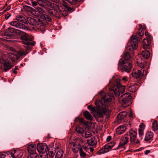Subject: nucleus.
I'll return each instance as SVG.
<instances>
[{
    "label": "nucleus",
    "mask_w": 158,
    "mask_h": 158,
    "mask_svg": "<svg viewBox=\"0 0 158 158\" xmlns=\"http://www.w3.org/2000/svg\"><path fill=\"white\" fill-rule=\"evenodd\" d=\"M8 56L13 61H16L19 57L17 55L11 53H8Z\"/></svg>",
    "instance_id": "nucleus-26"
},
{
    "label": "nucleus",
    "mask_w": 158,
    "mask_h": 158,
    "mask_svg": "<svg viewBox=\"0 0 158 158\" xmlns=\"http://www.w3.org/2000/svg\"><path fill=\"white\" fill-rule=\"evenodd\" d=\"M27 22L31 25L35 26L39 30L43 31L45 30L46 24L43 21L39 19H34L31 17L27 18Z\"/></svg>",
    "instance_id": "nucleus-2"
},
{
    "label": "nucleus",
    "mask_w": 158,
    "mask_h": 158,
    "mask_svg": "<svg viewBox=\"0 0 158 158\" xmlns=\"http://www.w3.org/2000/svg\"><path fill=\"white\" fill-rule=\"evenodd\" d=\"M11 16V15L10 14H7L5 16V18L6 19H7Z\"/></svg>",
    "instance_id": "nucleus-57"
},
{
    "label": "nucleus",
    "mask_w": 158,
    "mask_h": 158,
    "mask_svg": "<svg viewBox=\"0 0 158 158\" xmlns=\"http://www.w3.org/2000/svg\"><path fill=\"white\" fill-rule=\"evenodd\" d=\"M140 129H142L143 130L145 127V125L143 124H141L139 126Z\"/></svg>",
    "instance_id": "nucleus-58"
},
{
    "label": "nucleus",
    "mask_w": 158,
    "mask_h": 158,
    "mask_svg": "<svg viewBox=\"0 0 158 158\" xmlns=\"http://www.w3.org/2000/svg\"><path fill=\"white\" fill-rule=\"evenodd\" d=\"M8 153V152L6 153L5 154H1L0 155V158H5V157H7L8 156H9V157H10V154H7Z\"/></svg>",
    "instance_id": "nucleus-47"
},
{
    "label": "nucleus",
    "mask_w": 158,
    "mask_h": 158,
    "mask_svg": "<svg viewBox=\"0 0 158 158\" xmlns=\"http://www.w3.org/2000/svg\"><path fill=\"white\" fill-rule=\"evenodd\" d=\"M10 24L15 27L21 29H25L26 27L25 25L17 21H13L10 23Z\"/></svg>",
    "instance_id": "nucleus-13"
},
{
    "label": "nucleus",
    "mask_w": 158,
    "mask_h": 158,
    "mask_svg": "<svg viewBox=\"0 0 158 158\" xmlns=\"http://www.w3.org/2000/svg\"><path fill=\"white\" fill-rule=\"evenodd\" d=\"M18 53L20 56H22L23 55H26L27 54L26 51H24L22 49H20L18 52Z\"/></svg>",
    "instance_id": "nucleus-40"
},
{
    "label": "nucleus",
    "mask_w": 158,
    "mask_h": 158,
    "mask_svg": "<svg viewBox=\"0 0 158 158\" xmlns=\"http://www.w3.org/2000/svg\"><path fill=\"white\" fill-rule=\"evenodd\" d=\"M16 20L21 22L25 23L26 22V20L25 17L22 15H19L17 16L16 17Z\"/></svg>",
    "instance_id": "nucleus-29"
},
{
    "label": "nucleus",
    "mask_w": 158,
    "mask_h": 158,
    "mask_svg": "<svg viewBox=\"0 0 158 158\" xmlns=\"http://www.w3.org/2000/svg\"><path fill=\"white\" fill-rule=\"evenodd\" d=\"M59 10L60 11L59 12L60 15V17H61V15L64 17L67 16L68 13L66 10L64 9H62L61 10Z\"/></svg>",
    "instance_id": "nucleus-36"
},
{
    "label": "nucleus",
    "mask_w": 158,
    "mask_h": 158,
    "mask_svg": "<svg viewBox=\"0 0 158 158\" xmlns=\"http://www.w3.org/2000/svg\"><path fill=\"white\" fill-rule=\"evenodd\" d=\"M129 140L127 134H126L123 136L121 138L119 144L118 146V148H120L124 147V146L127 144Z\"/></svg>",
    "instance_id": "nucleus-7"
},
{
    "label": "nucleus",
    "mask_w": 158,
    "mask_h": 158,
    "mask_svg": "<svg viewBox=\"0 0 158 158\" xmlns=\"http://www.w3.org/2000/svg\"><path fill=\"white\" fill-rule=\"evenodd\" d=\"M131 98L130 94L128 93L122 95L119 98V100L122 101V106L126 107L129 106L131 103Z\"/></svg>",
    "instance_id": "nucleus-5"
},
{
    "label": "nucleus",
    "mask_w": 158,
    "mask_h": 158,
    "mask_svg": "<svg viewBox=\"0 0 158 158\" xmlns=\"http://www.w3.org/2000/svg\"><path fill=\"white\" fill-rule=\"evenodd\" d=\"M115 143L114 142H111L106 144L104 148L106 152H109L114 146Z\"/></svg>",
    "instance_id": "nucleus-20"
},
{
    "label": "nucleus",
    "mask_w": 158,
    "mask_h": 158,
    "mask_svg": "<svg viewBox=\"0 0 158 158\" xmlns=\"http://www.w3.org/2000/svg\"><path fill=\"white\" fill-rule=\"evenodd\" d=\"M85 137L86 138L90 137L92 135V134L89 132H86L85 133Z\"/></svg>",
    "instance_id": "nucleus-48"
},
{
    "label": "nucleus",
    "mask_w": 158,
    "mask_h": 158,
    "mask_svg": "<svg viewBox=\"0 0 158 158\" xmlns=\"http://www.w3.org/2000/svg\"><path fill=\"white\" fill-rule=\"evenodd\" d=\"M139 31L138 33V35L141 37L144 34V32L142 30H141Z\"/></svg>",
    "instance_id": "nucleus-54"
},
{
    "label": "nucleus",
    "mask_w": 158,
    "mask_h": 158,
    "mask_svg": "<svg viewBox=\"0 0 158 158\" xmlns=\"http://www.w3.org/2000/svg\"><path fill=\"white\" fill-rule=\"evenodd\" d=\"M88 108L90 110H91L94 112H96V110L94 107L92 106L91 105H90L88 106Z\"/></svg>",
    "instance_id": "nucleus-43"
},
{
    "label": "nucleus",
    "mask_w": 158,
    "mask_h": 158,
    "mask_svg": "<svg viewBox=\"0 0 158 158\" xmlns=\"http://www.w3.org/2000/svg\"><path fill=\"white\" fill-rule=\"evenodd\" d=\"M139 134L140 137L141 138L143 135V130L142 129H139Z\"/></svg>",
    "instance_id": "nucleus-46"
},
{
    "label": "nucleus",
    "mask_w": 158,
    "mask_h": 158,
    "mask_svg": "<svg viewBox=\"0 0 158 158\" xmlns=\"http://www.w3.org/2000/svg\"><path fill=\"white\" fill-rule=\"evenodd\" d=\"M31 3L33 6H36L38 4V0L37 1V2L32 1L31 2Z\"/></svg>",
    "instance_id": "nucleus-52"
},
{
    "label": "nucleus",
    "mask_w": 158,
    "mask_h": 158,
    "mask_svg": "<svg viewBox=\"0 0 158 158\" xmlns=\"http://www.w3.org/2000/svg\"><path fill=\"white\" fill-rule=\"evenodd\" d=\"M35 8V9L40 14L42 15L46 13L45 11L41 7L37 6Z\"/></svg>",
    "instance_id": "nucleus-35"
},
{
    "label": "nucleus",
    "mask_w": 158,
    "mask_h": 158,
    "mask_svg": "<svg viewBox=\"0 0 158 158\" xmlns=\"http://www.w3.org/2000/svg\"><path fill=\"white\" fill-rule=\"evenodd\" d=\"M79 122L81 123H84V120L82 119V118H79Z\"/></svg>",
    "instance_id": "nucleus-62"
},
{
    "label": "nucleus",
    "mask_w": 158,
    "mask_h": 158,
    "mask_svg": "<svg viewBox=\"0 0 158 158\" xmlns=\"http://www.w3.org/2000/svg\"><path fill=\"white\" fill-rule=\"evenodd\" d=\"M150 150H146L144 154L146 155H147L148 153H150Z\"/></svg>",
    "instance_id": "nucleus-59"
},
{
    "label": "nucleus",
    "mask_w": 158,
    "mask_h": 158,
    "mask_svg": "<svg viewBox=\"0 0 158 158\" xmlns=\"http://www.w3.org/2000/svg\"><path fill=\"white\" fill-rule=\"evenodd\" d=\"M125 89V86L121 85L120 79L118 78L115 79V84L110 89V90L113 91L116 96H118L120 95V93L122 94L124 92Z\"/></svg>",
    "instance_id": "nucleus-3"
},
{
    "label": "nucleus",
    "mask_w": 158,
    "mask_h": 158,
    "mask_svg": "<svg viewBox=\"0 0 158 158\" xmlns=\"http://www.w3.org/2000/svg\"><path fill=\"white\" fill-rule=\"evenodd\" d=\"M69 3L73 5H75L80 2V0H65Z\"/></svg>",
    "instance_id": "nucleus-39"
},
{
    "label": "nucleus",
    "mask_w": 158,
    "mask_h": 158,
    "mask_svg": "<svg viewBox=\"0 0 158 158\" xmlns=\"http://www.w3.org/2000/svg\"><path fill=\"white\" fill-rule=\"evenodd\" d=\"M111 137L110 136H108L106 138V141H109L111 140Z\"/></svg>",
    "instance_id": "nucleus-60"
},
{
    "label": "nucleus",
    "mask_w": 158,
    "mask_h": 158,
    "mask_svg": "<svg viewBox=\"0 0 158 158\" xmlns=\"http://www.w3.org/2000/svg\"><path fill=\"white\" fill-rule=\"evenodd\" d=\"M36 149L39 152L43 153L48 150V147L46 143H39L37 145Z\"/></svg>",
    "instance_id": "nucleus-10"
},
{
    "label": "nucleus",
    "mask_w": 158,
    "mask_h": 158,
    "mask_svg": "<svg viewBox=\"0 0 158 158\" xmlns=\"http://www.w3.org/2000/svg\"><path fill=\"white\" fill-rule=\"evenodd\" d=\"M36 146L35 144L29 145L28 146L27 148L28 152L29 154L36 153Z\"/></svg>",
    "instance_id": "nucleus-17"
},
{
    "label": "nucleus",
    "mask_w": 158,
    "mask_h": 158,
    "mask_svg": "<svg viewBox=\"0 0 158 158\" xmlns=\"http://www.w3.org/2000/svg\"><path fill=\"white\" fill-rule=\"evenodd\" d=\"M48 156L47 152L44 153L40 155L39 158H48Z\"/></svg>",
    "instance_id": "nucleus-44"
},
{
    "label": "nucleus",
    "mask_w": 158,
    "mask_h": 158,
    "mask_svg": "<svg viewBox=\"0 0 158 158\" xmlns=\"http://www.w3.org/2000/svg\"><path fill=\"white\" fill-rule=\"evenodd\" d=\"M120 65L121 66V69L127 73L130 72L132 67V64L126 60H122V62L119 64L118 66Z\"/></svg>",
    "instance_id": "nucleus-6"
},
{
    "label": "nucleus",
    "mask_w": 158,
    "mask_h": 158,
    "mask_svg": "<svg viewBox=\"0 0 158 158\" xmlns=\"http://www.w3.org/2000/svg\"><path fill=\"white\" fill-rule=\"evenodd\" d=\"M75 131L78 134H81L84 132V129L81 127H75Z\"/></svg>",
    "instance_id": "nucleus-38"
},
{
    "label": "nucleus",
    "mask_w": 158,
    "mask_h": 158,
    "mask_svg": "<svg viewBox=\"0 0 158 158\" xmlns=\"http://www.w3.org/2000/svg\"><path fill=\"white\" fill-rule=\"evenodd\" d=\"M59 11H60L59 9H50L48 10V12L50 15L60 18V15Z\"/></svg>",
    "instance_id": "nucleus-12"
},
{
    "label": "nucleus",
    "mask_w": 158,
    "mask_h": 158,
    "mask_svg": "<svg viewBox=\"0 0 158 158\" xmlns=\"http://www.w3.org/2000/svg\"><path fill=\"white\" fill-rule=\"evenodd\" d=\"M73 151L74 152L76 153L77 152L78 150L76 149L75 148H73Z\"/></svg>",
    "instance_id": "nucleus-64"
},
{
    "label": "nucleus",
    "mask_w": 158,
    "mask_h": 158,
    "mask_svg": "<svg viewBox=\"0 0 158 158\" xmlns=\"http://www.w3.org/2000/svg\"><path fill=\"white\" fill-rule=\"evenodd\" d=\"M152 129L154 131H156L158 130V122L156 120H155L152 123Z\"/></svg>",
    "instance_id": "nucleus-31"
},
{
    "label": "nucleus",
    "mask_w": 158,
    "mask_h": 158,
    "mask_svg": "<svg viewBox=\"0 0 158 158\" xmlns=\"http://www.w3.org/2000/svg\"><path fill=\"white\" fill-rule=\"evenodd\" d=\"M48 2L46 0H38V4L40 6L45 7L46 5L48 4Z\"/></svg>",
    "instance_id": "nucleus-28"
},
{
    "label": "nucleus",
    "mask_w": 158,
    "mask_h": 158,
    "mask_svg": "<svg viewBox=\"0 0 158 158\" xmlns=\"http://www.w3.org/2000/svg\"><path fill=\"white\" fill-rule=\"evenodd\" d=\"M41 17L42 19L47 22H51L52 21V18L51 16L45 14L41 15Z\"/></svg>",
    "instance_id": "nucleus-22"
},
{
    "label": "nucleus",
    "mask_w": 158,
    "mask_h": 158,
    "mask_svg": "<svg viewBox=\"0 0 158 158\" xmlns=\"http://www.w3.org/2000/svg\"><path fill=\"white\" fill-rule=\"evenodd\" d=\"M145 35L149 39V40H151L152 39L151 36L150 35L149 33L147 31L145 32Z\"/></svg>",
    "instance_id": "nucleus-49"
},
{
    "label": "nucleus",
    "mask_w": 158,
    "mask_h": 158,
    "mask_svg": "<svg viewBox=\"0 0 158 158\" xmlns=\"http://www.w3.org/2000/svg\"><path fill=\"white\" fill-rule=\"evenodd\" d=\"M136 62L137 66L142 69L144 68L146 64V62L145 60H143L141 58L137 59Z\"/></svg>",
    "instance_id": "nucleus-15"
},
{
    "label": "nucleus",
    "mask_w": 158,
    "mask_h": 158,
    "mask_svg": "<svg viewBox=\"0 0 158 158\" xmlns=\"http://www.w3.org/2000/svg\"><path fill=\"white\" fill-rule=\"evenodd\" d=\"M122 80L123 81L126 82L128 81V77L126 76H124L122 77Z\"/></svg>",
    "instance_id": "nucleus-55"
},
{
    "label": "nucleus",
    "mask_w": 158,
    "mask_h": 158,
    "mask_svg": "<svg viewBox=\"0 0 158 158\" xmlns=\"http://www.w3.org/2000/svg\"><path fill=\"white\" fill-rule=\"evenodd\" d=\"M153 132L150 131L148 132L145 135L144 140L146 141H148L151 139L153 137Z\"/></svg>",
    "instance_id": "nucleus-23"
},
{
    "label": "nucleus",
    "mask_w": 158,
    "mask_h": 158,
    "mask_svg": "<svg viewBox=\"0 0 158 158\" xmlns=\"http://www.w3.org/2000/svg\"><path fill=\"white\" fill-rule=\"evenodd\" d=\"M32 13L34 14V13L35 14L37 12V11L36 10L34 9H31Z\"/></svg>",
    "instance_id": "nucleus-63"
},
{
    "label": "nucleus",
    "mask_w": 158,
    "mask_h": 158,
    "mask_svg": "<svg viewBox=\"0 0 158 158\" xmlns=\"http://www.w3.org/2000/svg\"><path fill=\"white\" fill-rule=\"evenodd\" d=\"M13 65L8 61H5L4 63V70L5 72L11 69Z\"/></svg>",
    "instance_id": "nucleus-21"
},
{
    "label": "nucleus",
    "mask_w": 158,
    "mask_h": 158,
    "mask_svg": "<svg viewBox=\"0 0 158 158\" xmlns=\"http://www.w3.org/2000/svg\"><path fill=\"white\" fill-rule=\"evenodd\" d=\"M17 31L20 32V33L22 32L23 33L21 38L23 40L22 43L23 44H25L26 45L24 46L26 49H28L29 47L28 46H32L34 45L35 43V42H30L31 41L33 40V38L31 36L29 35L28 34L25 32H24L22 31H21L19 30H17Z\"/></svg>",
    "instance_id": "nucleus-4"
},
{
    "label": "nucleus",
    "mask_w": 158,
    "mask_h": 158,
    "mask_svg": "<svg viewBox=\"0 0 158 158\" xmlns=\"http://www.w3.org/2000/svg\"><path fill=\"white\" fill-rule=\"evenodd\" d=\"M107 152L105 149L104 148H102V149H100L98 151V153L99 154L104 153Z\"/></svg>",
    "instance_id": "nucleus-42"
},
{
    "label": "nucleus",
    "mask_w": 158,
    "mask_h": 158,
    "mask_svg": "<svg viewBox=\"0 0 158 158\" xmlns=\"http://www.w3.org/2000/svg\"><path fill=\"white\" fill-rule=\"evenodd\" d=\"M140 142L139 140L137 139L135 142V143H132V144H138Z\"/></svg>",
    "instance_id": "nucleus-61"
},
{
    "label": "nucleus",
    "mask_w": 158,
    "mask_h": 158,
    "mask_svg": "<svg viewBox=\"0 0 158 158\" xmlns=\"http://www.w3.org/2000/svg\"><path fill=\"white\" fill-rule=\"evenodd\" d=\"M15 30L12 27H9L7 30L4 32L5 38L7 39H10L15 35Z\"/></svg>",
    "instance_id": "nucleus-8"
},
{
    "label": "nucleus",
    "mask_w": 158,
    "mask_h": 158,
    "mask_svg": "<svg viewBox=\"0 0 158 158\" xmlns=\"http://www.w3.org/2000/svg\"><path fill=\"white\" fill-rule=\"evenodd\" d=\"M48 154L49 156L52 157L54 156V153L52 151H49Z\"/></svg>",
    "instance_id": "nucleus-53"
},
{
    "label": "nucleus",
    "mask_w": 158,
    "mask_h": 158,
    "mask_svg": "<svg viewBox=\"0 0 158 158\" xmlns=\"http://www.w3.org/2000/svg\"><path fill=\"white\" fill-rule=\"evenodd\" d=\"M123 56L124 59V60H126L127 61H128L131 58L130 54L127 52H124Z\"/></svg>",
    "instance_id": "nucleus-37"
},
{
    "label": "nucleus",
    "mask_w": 158,
    "mask_h": 158,
    "mask_svg": "<svg viewBox=\"0 0 158 158\" xmlns=\"http://www.w3.org/2000/svg\"><path fill=\"white\" fill-rule=\"evenodd\" d=\"M66 8L67 9L68 11H71L73 10V8L71 7H70L69 6L67 7Z\"/></svg>",
    "instance_id": "nucleus-56"
},
{
    "label": "nucleus",
    "mask_w": 158,
    "mask_h": 158,
    "mask_svg": "<svg viewBox=\"0 0 158 158\" xmlns=\"http://www.w3.org/2000/svg\"><path fill=\"white\" fill-rule=\"evenodd\" d=\"M136 48L134 47L131 44H129L126 48V52L129 54H132L133 53L134 50Z\"/></svg>",
    "instance_id": "nucleus-25"
},
{
    "label": "nucleus",
    "mask_w": 158,
    "mask_h": 158,
    "mask_svg": "<svg viewBox=\"0 0 158 158\" xmlns=\"http://www.w3.org/2000/svg\"><path fill=\"white\" fill-rule=\"evenodd\" d=\"M80 154L81 156L85 158L86 156V153L84 152L82 149H81L79 150Z\"/></svg>",
    "instance_id": "nucleus-45"
},
{
    "label": "nucleus",
    "mask_w": 158,
    "mask_h": 158,
    "mask_svg": "<svg viewBox=\"0 0 158 158\" xmlns=\"http://www.w3.org/2000/svg\"><path fill=\"white\" fill-rule=\"evenodd\" d=\"M87 142L89 144L93 146L96 145L97 143L96 141L94 138L88 139Z\"/></svg>",
    "instance_id": "nucleus-34"
},
{
    "label": "nucleus",
    "mask_w": 158,
    "mask_h": 158,
    "mask_svg": "<svg viewBox=\"0 0 158 158\" xmlns=\"http://www.w3.org/2000/svg\"><path fill=\"white\" fill-rule=\"evenodd\" d=\"M141 55L144 59H147L149 58L150 53L149 51L145 50L142 52L141 53Z\"/></svg>",
    "instance_id": "nucleus-30"
},
{
    "label": "nucleus",
    "mask_w": 158,
    "mask_h": 158,
    "mask_svg": "<svg viewBox=\"0 0 158 158\" xmlns=\"http://www.w3.org/2000/svg\"><path fill=\"white\" fill-rule=\"evenodd\" d=\"M60 147V144L59 143H56L55 144V148L56 149H59Z\"/></svg>",
    "instance_id": "nucleus-51"
},
{
    "label": "nucleus",
    "mask_w": 158,
    "mask_h": 158,
    "mask_svg": "<svg viewBox=\"0 0 158 158\" xmlns=\"http://www.w3.org/2000/svg\"><path fill=\"white\" fill-rule=\"evenodd\" d=\"M64 152L62 150H60L57 151L56 154L55 158H62Z\"/></svg>",
    "instance_id": "nucleus-32"
},
{
    "label": "nucleus",
    "mask_w": 158,
    "mask_h": 158,
    "mask_svg": "<svg viewBox=\"0 0 158 158\" xmlns=\"http://www.w3.org/2000/svg\"><path fill=\"white\" fill-rule=\"evenodd\" d=\"M133 77L137 79L141 77L143 75L141 71L137 69H134L131 73Z\"/></svg>",
    "instance_id": "nucleus-14"
},
{
    "label": "nucleus",
    "mask_w": 158,
    "mask_h": 158,
    "mask_svg": "<svg viewBox=\"0 0 158 158\" xmlns=\"http://www.w3.org/2000/svg\"><path fill=\"white\" fill-rule=\"evenodd\" d=\"M126 129V127L124 125L120 126L117 128L116 133L118 135H121L125 132Z\"/></svg>",
    "instance_id": "nucleus-19"
},
{
    "label": "nucleus",
    "mask_w": 158,
    "mask_h": 158,
    "mask_svg": "<svg viewBox=\"0 0 158 158\" xmlns=\"http://www.w3.org/2000/svg\"><path fill=\"white\" fill-rule=\"evenodd\" d=\"M7 154H10L12 158H20L23 155V153L22 151L20 150H14L11 152H8Z\"/></svg>",
    "instance_id": "nucleus-9"
},
{
    "label": "nucleus",
    "mask_w": 158,
    "mask_h": 158,
    "mask_svg": "<svg viewBox=\"0 0 158 158\" xmlns=\"http://www.w3.org/2000/svg\"><path fill=\"white\" fill-rule=\"evenodd\" d=\"M148 38L144 39L143 41V48L144 49H147L149 47L150 42Z\"/></svg>",
    "instance_id": "nucleus-24"
},
{
    "label": "nucleus",
    "mask_w": 158,
    "mask_h": 158,
    "mask_svg": "<svg viewBox=\"0 0 158 158\" xmlns=\"http://www.w3.org/2000/svg\"><path fill=\"white\" fill-rule=\"evenodd\" d=\"M130 44L135 48H137L138 46V41L136 36L133 35L130 40Z\"/></svg>",
    "instance_id": "nucleus-16"
},
{
    "label": "nucleus",
    "mask_w": 158,
    "mask_h": 158,
    "mask_svg": "<svg viewBox=\"0 0 158 158\" xmlns=\"http://www.w3.org/2000/svg\"><path fill=\"white\" fill-rule=\"evenodd\" d=\"M83 114L86 119L90 121H91L92 120L93 118L91 115L88 111H85Z\"/></svg>",
    "instance_id": "nucleus-27"
},
{
    "label": "nucleus",
    "mask_w": 158,
    "mask_h": 158,
    "mask_svg": "<svg viewBox=\"0 0 158 158\" xmlns=\"http://www.w3.org/2000/svg\"><path fill=\"white\" fill-rule=\"evenodd\" d=\"M135 85H137V84L135 83L133 85L128 86L127 88L128 91L130 92H135L137 90L135 86Z\"/></svg>",
    "instance_id": "nucleus-33"
},
{
    "label": "nucleus",
    "mask_w": 158,
    "mask_h": 158,
    "mask_svg": "<svg viewBox=\"0 0 158 158\" xmlns=\"http://www.w3.org/2000/svg\"><path fill=\"white\" fill-rule=\"evenodd\" d=\"M128 137H130V141L131 143H135V141L136 138L137 132L136 131L131 130L126 133Z\"/></svg>",
    "instance_id": "nucleus-11"
},
{
    "label": "nucleus",
    "mask_w": 158,
    "mask_h": 158,
    "mask_svg": "<svg viewBox=\"0 0 158 158\" xmlns=\"http://www.w3.org/2000/svg\"><path fill=\"white\" fill-rule=\"evenodd\" d=\"M38 154L37 153L30 154L29 156L27 158H37Z\"/></svg>",
    "instance_id": "nucleus-41"
},
{
    "label": "nucleus",
    "mask_w": 158,
    "mask_h": 158,
    "mask_svg": "<svg viewBox=\"0 0 158 158\" xmlns=\"http://www.w3.org/2000/svg\"><path fill=\"white\" fill-rule=\"evenodd\" d=\"M102 98L101 100H97L95 102V105L98 110L97 114L100 117H102L103 114H109L108 110L109 102L111 101V97L108 94L102 92Z\"/></svg>",
    "instance_id": "nucleus-1"
},
{
    "label": "nucleus",
    "mask_w": 158,
    "mask_h": 158,
    "mask_svg": "<svg viewBox=\"0 0 158 158\" xmlns=\"http://www.w3.org/2000/svg\"><path fill=\"white\" fill-rule=\"evenodd\" d=\"M127 115V112L126 111L120 112L117 116L118 122H121L122 120L125 118Z\"/></svg>",
    "instance_id": "nucleus-18"
},
{
    "label": "nucleus",
    "mask_w": 158,
    "mask_h": 158,
    "mask_svg": "<svg viewBox=\"0 0 158 158\" xmlns=\"http://www.w3.org/2000/svg\"><path fill=\"white\" fill-rule=\"evenodd\" d=\"M62 5L66 8L69 6V5L64 0H63Z\"/></svg>",
    "instance_id": "nucleus-50"
}]
</instances>
